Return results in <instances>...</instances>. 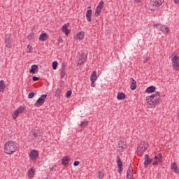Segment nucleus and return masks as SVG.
<instances>
[{
	"instance_id": "nucleus-29",
	"label": "nucleus",
	"mask_w": 179,
	"mask_h": 179,
	"mask_svg": "<svg viewBox=\"0 0 179 179\" xmlns=\"http://www.w3.org/2000/svg\"><path fill=\"white\" fill-rule=\"evenodd\" d=\"M24 110H26V107L21 106L19 107V108L16 110V111H17L18 114H22V113H23Z\"/></svg>"
},
{
	"instance_id": "nucleus-17",
	"label": "nucleus",
	"mask_w": 179,
	"mask_h": 179,
	"mask_svg": "<svg viewBox=\"0 0 179 179\" xmlns=\"http://www.w3.org/2000/svg\"><path fill=\"white\" fill-rule=\"evenodd\" d=\"M171 170H173V173H176V174H178V166H177V163L173 162L171 164Z\"/></svg>"
},
{
	"instance_id": "nucleus-33",
	"label": "nucleus",
	"mask_w": 179,
	"mask_h": 179,
	"mask_svg": "<svg viewBox=\"0 0 179 179\" xmlns=\"http://www.w3.org/2000/svg\"><path fill=\"white\" fill-rule=\"evenodd\" d=\"M87 124H89L88 121H83L80 123V127H81V128H84V127L87 126Z\"/></svg>"
},
{
	"instance_id": "nucleus-28",
	"label": "nucleus",
	"mask_w": 179,
	"mask_h": 179,
	"mask_svg": "<svg viewBox=\"0 0 179 179\" xmlns=\"http://www.w3.org/2000/svg\"><path fill=\"white\" fill-rule=\"evenodd\" d=\"M101 8H99L96 7V10H95V13H94V17H99V16H100L101 13Z\"/></svg>"
},
{
	"instance_id": "nucleus-21",
	"label": "nucleus",
	"mask_w": 179,
	"mask_h": 179,
	"mask_svg": "<svg viewBox=\"0 0 179 179\" xmlns=\"http://www.w3.org/2000/svg\"><path fill=\"white\" fill-rule=\"evenodd\" d=\"M5 43H6V48H12V41L10 40V37L6 38L5 40Z\"/></svg>"
},
{
	"instance_id": "nucleus-40",
	"label": "nucleus",
	"mask_w": 179,
	"mask_h": 179,
	"mask_svg": "<svg viewBox=\"0 0 179 179\" xmlns=\"http://www.w3.org/2000/svg\"><path fill=\"white\" fill-rule=\"evenodd\" d=\"M79 164H80V162L79 161H75L73 163V166L76 167V166H79Z\"/></svg>"
},
{
	"instance_id": "nucleus-27",
	"label": "nucleus",
	"mask_w": 179,
	"mask_h": 179,
	"mask_svg": "<svg viewBox=\"0 0 179 179\" xmlns=\"http://www.w3.org/2000/svg\"><path fill=\"white\" fill-rule=\"evenodd\" d=\"M156 90V87L155 86H150L146 89L147 93H153Z\"/></svg>"
},
{
	"instance_id": "nucleus-19",
	"label": "nucleus",
	"mask_w": 179,
	"mask_h": 179,
	"mask_svg": "<svg viewBox=\"0 0 179 179\" xmlns=\"http://www.w3.org/2000/svg\"><path fill=\"white\" fill-rule=\"evenodd\" d=\"M130 80L131 82L130 89L131 90H135V89H136V81L133 78H131Z\"/></svg>"
},
{
	"instance_id": "nucleus-5",
	"label": "nucleus",
	"mask_w": 179,
	"mask_h": 179,
	"mask_svg": "<svg viewBox=\"0 0 179 179\" xmlns=\"http://www.w3.org/2000/svg\"><path fill=\"white\" fill-rule=\"evenodd\" d=\"M47 94H42L34 103L35 107H41L44 103H45V99H47Z\"/></svg>"
},
{
	"instance_id": "nucleus-44",
	"label": "nucleus",
	"mask_w": 179,
	"mask_h": 179,
	"mask_svg": "<svg viewBox=\"0 0 179 179\" xmlns=\"http://www.w3.org/2000/svg\"><path fill=\"white\" fill-rule=\"evenodd\" d=\"M117 172L119 173V174H122V167H118Z\"/></svg>"
},
{
	"instance_id": "nucleus-24",
	"label": "nucleus",
	"mask_w": 179,
	"mask_h": 179,
	"mask_svg": "<svg viewBox=\"0 0 179 179\" xmlns=\"http://www.w3.org/2000/svg\"><path fill=\"white\" fill-rule=\"evenodd\" d=\"M125 97H127V96L123 92L117 93V100H124V99H125Z\"/></svg>"
},
{
	"instance_id": "nucleus-13",
	"label": "nucleus",
	"mask_w": 179,
	"mask_h": 179,
	"mask_svg": "<svg viewBox=\"0 0 179 179\" xmlns=\"http://www.w3.org/2000/svg\"><path fill=\"white\" fill-rule=\"evenodd\" d=\"M65 66H66V63L63 62L62 65V69H61V78L64 79L65 78V76L66 75V71Z\"/></svg>"
},
{
	"instance_id": "nucleus-49",
	"label": "nucleus",
	"mask_w": 179,
	"mask_h": 179,
	"mask_svg": "<svg viewBox=\"0 0 179 179\" xmlns=\"http://www.w3.org/2000/svg\"><path fill=\"white\" fill-rule=\"evenodd\" d=\"M154 159H155V160H157V159H159V157L155 156V157H154Z\"/></svg>"
},
{
	"instance_id": "nucleus-14",
	"label": "nucleus",
	"mask_w": 179,
	"mask_h": 179,
	"mask_svg": "<svg viewBox=\"0 0 179 179\" xmlns=\"http://www.w3.org/2000/svg\"><path fill=\"white\" fill-rule=\"evenodd\" d=\"M133 177H134V169H132V166L130 165L127 170V178L132 179Z\"/></svg>"
},
{
	"instance_id": "nucleus-37",
	"label": "nucleus",
	"mask_w": 179,
	"mask_h": 179,
	"mask_svg": "<svg viewBox=\"0 0 179 179\" xmlns=\"http://www.w3.org/2000/svg\"><path fill=\"white\" fill-rule=\"evenodd\" d=\"M71 95H72V90H69L66 92V99H69V97H71Z\"/></svg>"
},
{
	"instance_id": "nucleus-42",
	"label": "nucleus",
	"mask_w": 179,
	"mask_h": 179,
	"mask_svg": "<svg viewBox=\"0 0 179 179\" xmlns=\"http://www.w3.org/2000/svg\"><path fill=\"white\" fill-rule=\"evenodd\" d=\"M159 156H160V157L158 158L157 162L162 163V154H159Z\"/></svg>"
},
{
	"instance_id": "nucleus-51",
	"label": "nucleus",
	"mask_w": 179,
	"mask_h": 179,
	"mask_svg": "<svg viewBox=\"0 0 179 179\" xmlns=\"http://www.w3.org/2000/svg\"><path fill=\"white\" fill-rule=\"evenodd\" d=\"M91 8V7H90V6H89V7H88V9H89V8Z\"/></svg>"
},
{
	"instance_id": "nucleus-45",
	"label": "nucleus",
	"mask_w": 179,
	"mask_h": 179,
	"mask_svg": "<svg viewBox=\"0 0 179 179\" xmlns=\"http://www.w3.org/2000/svg\"><path fill=\"white\" fill-rule=\"evenodd\" d=\"M153 166H157V164H159V162L157 161H155L153 163H152Z\"/></svg>"
},
{
	"instance_id": "nucleus-46",
	"label": "nucleus",
	"mask_w": 179,
	"mask_h": 179,
	"mask_svg": "<svg viewBox=\"0 0 179 179\" xmlns=\"http://www.w3.org/2000/svg\"><path fill=\"white\" fill-rule=\"evenodd\" d=\"M141 1H142V0H135L134 2H136V3H139L141 2Z\"/></svg>"
},
{
	"instance_id": "nucleus-22",
	"label": "nucleus",
	"mask_w": 179,
	"mask_h": 179,
	"mask_svg": "<svg viewBox=\"0 0 179 179\" xmlns=\"http://www.w3.org/2000/svg\"><path fill=\"white\" fill-rule=\"evenodd\" d=\"M77 40H83L85 38V31H80L77 34Z\"/></svg>"
},
{
	"instance_id": "nucleus-43",
	"label": "nucleus",
	"mask_w": 179,
	"mask_h": 179,
	"mask_svg": "<svg viewBox=\"0 0 179 179\" xmlns=\"http://www.w3.org/2000/svg\"><path fill=\"white\" fill-rule=\"evenodd\" d=\"M96 81H91V87H96Z\"/></svg>"
},
{
	"instance_id": "nucleus-31",
	"label": "nucleus",
	"mask_w": 179,
	"mask_h": 179,
	"mask_svg": "<svg viewBox=\"0 0 179 179\" xmlns=\"http://www.w3.org/2000/svg\"><path fill=\"white\" fill-rule=\"evenodd\" d=\"M96 8H99V9H103V8H104V1L101 0V1L99 3V4H98V6H97Z\"/></svg>"
},
{
	"instance_id": "nucleus-7",
	"label": "nucleus",
	"mask_w": 179,
	"mask_h": 179,
	"mask_svg": "<svg viewBox=\"0 0 179 179\" xmlns=\"http://www.w3.org/2000/svg\"><path fill=\"white\" fill-rule=\"evenodd\" d=\"M163 2H164V0H150V3L153 8H159V6L163 5Z\"/></svg>"
},
{
	"instance_id": "nucleus-18",
	"label": "nucleus",
	"mask_w": 179,
	"mask_h": 179,
	"mask_svg": "<svg viewBox=\"0 0 179 179\" xmlns=\"http://www.w3.org/2000/svg\"><path fill=\"white\" fill-rule=\"evenodd\" d=\"M90 80L93 82H96V80H97V73H96V71L92 72L90 76Z\"/></svg>"
},
{
	"instance_id": "nucleus-15",
	"label": "nucleus",
	"mask_w": 179,
	"mask_h": 179,
	"mask_svg": "<svg viewBox=\"0 0 179 179\" xmlns=\"http://www.w3.org/2000/svg\"><path fill=\"white\" fill-rule=\"evenodd\" d=\"M69 162H71L69 156H64L62 159V164L63 166H67V164H69Z\"/></svg>"
},
{
	"instance_id": "nucleus-39",
	"label": "nucleus",
	"mask_w": 179,
	"mask_h": 179,
	"mask_svg": "<svg viewBox=\"0 0 179 179\" xmlns=\"http://www.w3.org/2000/svg\"><path fill=\"white\" fill-rule=\"evenodd\" d=\"M34 97V93L32 92L28 94V99H33Z\"/></svg>"
},
{
	"instance_id": "nucleus-41",
	"label": "nucleus",
	"mask_w": 179,
	"mask_h": 179,
	"mask_svg": "<svg viewBox=\"0 0 179 179\" xmlns=\"http://www.w3.org/2000/svg\"><path fill=\"white\" fill-rule=\"evenodd\" d=\"M39 79L40 78L36 77L35 76L32 77V80H34V82H37V80H39Z\"/></svg>"
},
{
	"instance_id": "nucleus-48",
	"label": "nucleus",
	"mask_w": 179,
	"mask_h": 179,
	"mask_svg": "<svg viewBox=\"0 0 179 179\" xmlns=\"http://www.w3.org/2000/svg\"><path fill=\"white\" fill-rule=\"evenodd\" d=\"M175 3H179V0H174Z\"/></svg>"
},
{
	"instance_id": "nucleus-35",
	"label": "nucleus",
	"mask_w": 179,
	"mask_h": 179,
	"mask_svg": "<svg viewBox=\"0 0 179 179\" xmlns=\"http://www.w3.org/2000/svg\"><path fill=\"white\" fill-rule=\"evenodd\" d=\"M97 178L99 179L104 178V173H101V171L98 172Z\"/></svg>"
},
{
	"instance_id": "nucleus-16",
	"label": "nucleus",
	"mask_w": 179,
	"mask_h": 179,
	"mask_svg": "<svg viewBox=\"0 0 179 179\" xmlns=\"http://www.w3.org/2000/svg\"><path fill=\"white\" fill-rule=\"evenodd\" d=\"M47 40H48V34H47V33L44 32L42 33L40 36H39V41H47Z\"/></svg>"
},
{
	"instance_id": "nucleus-20",
	"label": "nucleus",
	"mask_w": 179,
	"mask_h": 179,
	"mask_svg": "<svg viewBox=\"0 0 179 179\" xmlns=\"http://www.w3.org/2000/svg\"><path fill=\"white\" fill-rule=\"evenodd\" d=\"M87 22H92V9L87 10L86 13Z\"/></svg>"
},
{
	"instance_id": "nucleus-25",
	"label": "nucleus",
	"mask_w": 179,
	"mask_h": 179,
	"mask_svg": "<svg viewBox=\"0 0 179 179\" xmlns=\"http://www.w3.org/2000/svg\"><path fill=\"white\" fill-rule=\"evenodd\" d=\"M6 87V85L3 84V80H0V92L3 93L5 88Z\"/></svg>"
},
{
	"instance_id": "nucleus-10",
	"label": "nucleus",
	"mask_w": 179,
	"mask_h": 179,
	"mask_svg": "<svg viewBox=\"0 0 179 179\" xmlns=\"http://www.w3.org/2000/svg\"><path fill=\"white\" fill-rule=\"evenodd\" d=\"M38 157V152L36 150H32L29 154V158L31 160H36Z\"/></svg>"
},
{
	"instance_id": "nucleus-30",
	"label": "nucleus",
	"mask_w": 179,
	"mask_h": 179,
	"mask_svg": "<svg viewBox=\"0 0 179 179\" xmlns=\"http://www.w3.org/2000/svg\"><path fill=\"white\" fill-rule=\"evenodd\" d=\"M117 164L118 167H122V161H121V158L120 156H117Z\"/></svg>"
},
{
	"instance_id": "nucleus-2",
	"label": "nucleus",
	"mask_w": 179,
	"mask_h": 179,
	"mask_svg": "<svg viewBox=\"0 0 179 179\" xmlns=\"http://www.w3.org/2000/svg\"><path fill=\"white\" fill-rule=\"evenodd\" d=\"M146 101L149 106H155L160 101V92H157L151 96H146Z\"/></svg>"
},
{
	"instance_id": "nucleus-9",
	"label": "nucleus",
	"mask_w": 179,
	"mask_h": 179,
	"mask_svg": "<svg viewBox=\"0 0 179 179\" xmlns=\"http://www.w3.org/2000/svg\"><path fill=\"white\" fill-rule=\"evenodd\" d=\"M152 164V159L149 157V155H145L144 157L143 165L145 169H148L149 164Z\"/></svg>"
},
{
	"instance_id": "nucleus-6",
	"label": "nucleus",
	"mask_w": 179,
	"mask_h": 179,
	"mask_svg": "<svg viewBox=\"0 0 179 179\" xmlns=\"http://www.w3.org/2000/svg\"><path fill=\"white\" fill-rule=\"evenodd\" d=\"M172 67L175 71L179 70V57L178 55H175L172 58Z\"/></svg>"
},
{
	"instance_id": "nucleus-36",
	"label": "nucleus",
	"mask_w": 179,
	"mask_h": 179,
	"mask_svg": "<svg viewBox=\"0 0 179 179\" xmlns=\"http://www.w3.org/2000/svg\"><path fill=\"white\" fill-rule=\"evenodd\" d=\"M34 38V33H30L27 36V40H33Z\"/></svg>"
},
{
	"instance_id": "nucleus-23",
	"label": "nucleus",
	"mask_w": 179,
	"mask_h": 179,
	"mask_svg": "<svg viewBox=\"0 0 179 179\" xmlns=\"http://www.w3.org/2000/svg\"><path fill=\"white\" fill-rule=\"evenodd\" d=\"M36 69H38V66H37L36 64L32 65L29 71L30 73L34 75V73H36Z\"/></svg>"
},
{
	"instance_id": "nucleus-4",
	"label": "nucleus",
	"mask_w": 179,
	"mask_h": 179,
	"mask_svg": "<svg viewBox=\"0 0 179 179\" xmlns=\"http://www.w3.org/2000/svg\"><path fill=\"white\" fill-rule=\"evenodd\" d=\"M153 27H156L157 30L162 31L164 34H169L170 28L162 24H155Z\"/></svg>"
},
{
	"instance_id": "nucleus-1",
	"label": "nucleus",
	"mask_w": 179,
	"mask_h": 179,
	"mask_svg": "<svg viewBox=\"0 0 179 179\" xmlns=\"http://www.w3.org/2000/svg\"><path fill=\"white\" fill-rule=\"evenodd\" d=\"M17 150V143L14 141H10L4 145V152L6 155H13Z\"/></svg>"
},
{
	"instance_id": "nucleus-26",
	"label": "nucleus",
	"mask_w": 179,
	"mask_h": 179,
	"mask_svg": "<svg viewBox=\"0 0 179 179\" xmlns=\"http://www.w3.org/2000/svg\"><path fill=\"white\" fill-rule=\"evenodd\" d=\"M28 177L29 179H31L34 177V170L31 168L28 171Z\"/></svg>"
},
{
	"instance_id": "nucleus-8",
	"label": "nucleus",
	"mask_w": 179,
	"mask_h": 179,
	"mask_svg": "<svg viewBox=\"0 0 179 179\" xmlns=\"http://www.w3.org/2000/svg\"><path fill=\"white\" fill-rule=\"evenodd\" d=\"M127 149V143L125 141H119L117 145V152H122Z\"/></svg>"
},
{
	"instance_id": "nucleus-47",
	"label": "nucleus",
	"mask_w": 179,
	"mask_h": 179,
	"mask_svg": "<svg viewBox=\"0 0 179 179\" xmlns=\"http://www.w3.org/2000/svg\"><path fill=\"white\" fill-rule=\"evenodd\" d=\"M33 135H34V138H37V134L34 133Z\"/></svg>"
},
{
	"instance_id": "nucleus-34",
	"label": "nucleus",
	"mask_w": 179,
	"mask_h": 179,
	"mask_svg": "<svg viewBox=\"0 0 179 179\" xmlns=\"http://www.w3.org/2000/svg\"><path fill=\"white\" fill-rule=\"evenodd\" d=\"M52 66L54 70L57 69V68L58 66V62H57V61L53 62L52 64Z\"/></svg>"
},
{
	"instance_id": "nucleus-3",
	"label": "nucleus",
	"mask_w": 179,
	"mask_h": 179,
	"mask_svg": "<svg viewBox=\"0 0 179 179\" xmlns=\"http://www.w3.org/2000/svg\"><path fill=\"white\" fill-rule=\"evenodd\" d=\"M148 148H149L148 142L141 141L137 148V155H138V156H142V155L146 152Z\"/></svg>"
},
{
	"instance_id": "nucleus-11",
	"label": "nucleus",
	"mask_w": 179,
	"mask_h": 179,
	"mask_svg": "<svg viewBox=\"0 0 179 179\" xmlns=\"http://www.w3.org/2000/svg\"><path fill=\"white\" fill-rule=\"evenodd\" d=\"M87 58V55L85 53H82L81 55L79 57V59L78 61V65H82V64H84V62L86 61V59Z\"/></svg>"
},
{
	"instance_id": "nucleus-50",
	"label": "nucleus",
	"mask_w": 179,
	"mask_h": 179,
	"mask_svg": "<svg viewBox=\"0 0 179 179\" xmlns=\"http://www.w3.org/2000/svg\"><path fill=\"white\" fill-rule=\"evenodd\" d=\"M52 170H54V166H52V167L50 168V171H52Z\"/></svg>"
},
{
	"instance_id": "nucleus-12",
	"label": "nucleus",
	"mask_w": 179,
	"mask_h": 179,
	"mask_svg": "<svg viewBox=\"0 0 179 179\" xmlns=\"http://www.w3.org/2000/svg\"><path fill=\"white\" fill-rule=\"evenodd\" d=\"M68 27H69V22L64 24L62 27V33H64L66 36H68L71 31L69 29H68Z\"/></svg>"
},
{
	"instance_id": "nucleus-38",
	"label": "nucleus",
	"mask_w": 179,
	"mask_h": 179,
	"mask_svg": "<svg viewBox=\"0 0 179 179\" xmlns=\"http://www.w3.org/2000/svg\"><path fill=\"white\" fill-rule=\"evenodd\" d=\"M27 50L28 51H27V52L28 54H29V52H31V50H33V47H31L30 45H27Z\"/></svg>"
},
{
	"instance_id": "nucleus-32",
	"label": "nucleus",
	"mask_w": 179,
	"mask_h": 179,
	"mask_svg": "<svg viewBox=\"0 0 179 179\" xmlns=\"http://www.w3.org/2000/svg\"><path fill=\"white\" fill-rule=\"evenodd\" d=\"M19 114L17 110L14 111L13 115H12V117L14 120H16V118H17V117H19Z\"/></svg>"
}]
</instances>
